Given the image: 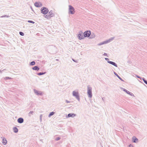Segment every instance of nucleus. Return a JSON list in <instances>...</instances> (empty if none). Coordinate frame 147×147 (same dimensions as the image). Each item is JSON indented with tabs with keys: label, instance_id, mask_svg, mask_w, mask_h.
Returning <instances> with one entry per match:
<instances>
[{
	"label": "nucleus",
	"instance_id": "1",
	"mask_svg": "<svg viewBox=\"0 0 147 147\" xmlns=\"http://www.w3.org/2000/svg\"><path fill=\"white\" fill-rule=\"evenodd\" d=\"M87 94L89 98H91L92 97V88L90 86H87Z\"/></svg>",
	"mask_w": 147,
	"mask_h": 147
},
{
	"label": "nucleus",
	"instance_id": "2",
	"mask_svg": "<svg viewBox=\"0 0 147 147\" xmlns=\"http://www.w3.org/2000/svg\"><path fill=\"white\" fill-rule=\"evenodd\" d=\"M72 95L74 96L79 101L80 100V98L79 96V93L78 92L74 91L72 92Z\"/></svg>",
	"mask_w": 147,
	"mask_h": 147
},
{
	"label": "nucleus",
	"instance_id": "3",
	"mask_svg": "<svg viewBox=\"0 0 147 147\" xmlns=\"http://www.w3.org/2000/svg\"><path fill=\"white\" fill-rule=\"evenodd\" d=\"M114 38L112 37L111 38L109 39V40H107L103 41L102 42H101L100 43H98V46H100L102 45L108 43L110 42L111 41H112V40H113Z\"/></svg>",
	"mask_w": 147,
	"mask_h": 147
},
{
	"label": "nucleus",
	"instance_id": "4",
	"mask_svg": "<svg viewBox=\"0 0 147 147\" xmlns=\"http://www.w3.org/2000/svg\"><path fill=\"white\" fill-rule=\"evenodd\" d=\"M49 11V9L47 7H43L41 8V12L43 14H45L47 13Z\"/></svg>",
	"mask_w": 147,
	"mask_h": 147
},
{
	"label": "nucleus",
	"instance_id": "5",
	"mask_svg": "<svg viewBox=\"0 0 147 147\" xmlns=\"http://www.w3.org/2000/svg\"><path fill=\"white\" fill-rule=\"evenodd\" d=\"M75 12L74 9L71 5H69V12L71 14H73Z\"/></svg>",
	"mask_w": 147,
	"mask_h": 147
},
{
	"label": "nucleus",
	"instance_id": "6",
	"mask_svg": "<svg viewBox=\"0 0 147 147\" xmlns=\"http://www.w3.org/2000/svg\"><path fill=\"white\" fill-rule=\"evenodd\" d=\"M34 93L37 95H42L43 94V92L37 90L35 89H34Z\"/></svg>",
	"mask_w": 147,
	"mask_h": 147
},
{
	"label": "nucleus",
	"instance_id": "7",
	"mask_svg": "<svg viewBox=\"0 0 147 147\" xmlns=\"http://www.w3.org/2000/svg\"><path fill=\"white\" fill-rule=\"evenodd\" d=\"M91 34V32L90 31H87L85 32L84 33V37H88Z\"/></svg>",
	"mask_w": 147,
	"mask_h": 147
},
{
	"label": "nucleus",
	"instance_id": "8",
	"mask_svg": "<svg viewBox=\"0 0 147 147\" xmlns=\"http://www.w3.org/2000/svg\"><path fill=\"white\" fill-rule=\"evenodd\" d=\"M48 13L47 14V15L50 17H53L54 16L55 14L53 13V11L51 10L49 12H48Z\"/></svg>",
	"mask_w": 147,
	"mask_h": 147
},
{
	"label": "nucleus",
	"instance_id": "9",
	"mask_svg": "<svg viewBox=\"0 0 147 147\" xmlns=\"http://www.w3.org/2000/svg\"><path fill=\"white\" fill-rule=\"evenodd\" d=\"M121 88V89H123V90L127 94L130 95L131 96H134V94L132 93L131 92L129 91H128L127 90H126L125 89L123 88Z\"/></svg>",
	"mask_w": 147,
	"mask_h": 147
},
{
	"label": "nucleus",
	"instance_id": "10",
	"mask_svg": "<svg viewBox=\"0 0 147 147\" xmlns=\"http://www.w3.org/2000/svg\"><path fill=\"white\" fill-rule=\"evenodd\" d=\"M34 5L37 7H40L42 6V4L40 2H36L34 3Z\"/></svg>",
	"mask_w": 147,
	"mask_h": 147
},
{
	"label": "nucleus",
	"instance_id": "11",
	"mask_svg": "<svg viewBox=\"0 0 147 147\" xmlns=\"http://www.w3.org/2000/svg\"><path fill=\"white\" fill-rule=\"evenodd\" d=\"M24 119L21 117L19 118L17 120L18 122L20 123H22L24 122Z\"/></svg>",
	"mask_w": 147,
	"mask_h": 147
},
{
	"label": "nucleus",
	"instance_id": "12",
	"mask_svg": "<svg viewBox=\"0 0 147 147\" xmlns=\"http://www.w3.org/2000/svg\"><path fill=\"white\" fill-rule=\"evenodd\" d=\"M78 39L79 40H81L84 38V36H83V34L82 33L79 34L78 35Z\"/></svg>",
	"mask_w": 147,
	"mask_h": 147
},
{
	"label": "nucleus",
	"instance_id": "13",
	"mask_svg": "<svg viewBox=\"0 0 147 147\" xmlns=\"http://www.w3.org/2000/svg\"><path fill=\"white\" fill-rule=\"evenodd\" d=\"M76 116V115L74 113H69L67 115V117H73Z\"/></svg>",
	"mask_w": 147,
	"mask_h": 147
},
{
	"label": "nucleus",
	"instance_id": "14",
	"mask_svg": "<svg viewBox=\"0 0 147 147\" xmlns=\"http://www.w3.org/2000/svg\"><path fill=\"white\" fill-rule=\"evenodd\" d=\"M107 62L108 63L114 66H115L116 67H117V64L115 62H114L112 61H107Z\"/></svg>",
	"mask_w": 147,
	"mask_h": 147
},
{
	"label": "nucleus",
	"instance_id": "15",
	"mask_svg": "<svg viewBox=\"0 0 147 147\" xmlns=\"http://www.w3.org/2000/svg\"><path fill=\"white\" fill-rule=\"evenodd\" d=\"M133 142L134 143H136L137 142L138 140V139L137 138H136L134 136L133 137Z\"/></svg>",
	"mask_w": 147,
	"mask_h": 147
},
{
	"label": "nucleus",
	"instance_id": "16",
	"mask_svg": "<svg viewBox=\"0 0 147 147\" xmlns=\"http://www.w3.org/2000/svg\"><path fill=\"white\" fill-rule=\"evenodd\" d=\"M32 69L34 70H35L37 71H38L40 68L39 67L37 66H35L33 67H32Z\"/></svg>",
	"mask_w": 147,
	"mask_h": 147
},
{
	"label": "nucleus",
	"instance_id": "17",
	"mask_svg": "<svg viewBox=\"0 0 147 147\" xmlns=\"http://www.w3.org/2000/svg\"><path fill=\"white\" fill-rule=\"evenodd\" d=\"M114 74L116 75L120 80L121 81L124 82V81L119 76H118V75L115 72H114Z\"/></svg>",
	"mask_w": 147,
	"mask_h": 147
},
{
	"label": "nucleus",
	"instance_id": "18",
	"mask_svg": "<svg viewBox=\"0 0 147 147\" xmlns=\"http://www.w3.org/2000/svg\"><path fill=\"white\" fill-rule=\"evenodd\" d=\"M2 143L4 145H5L7 144V141L4 138H3L2 139Z\"/></svg>",
	"mask_w": 147,
	"mask_h": 147
},
{
	"label": "nucleus",
	"instance_id": "19",
	"mask_svg": "<svg viewBox=\"0 0 147 147\" xmlns=\"http://www.w3.org/2000/svg\"><path fill=\"white\" fill-rule=\"evenodd\" d=\"M13 129V132L15 133H17L18 131V129L16 127H14Z\"/></svg>",
	"mask_w": 147,
	"mask_h": 147
},
{
	"label": "nucleus",
	"instance_id": "20",
	"mask_svg": "<svg viewBox=\"0 0 147 147\" xmlns=\"http://www.w3.org/2000/svg\"><path fill=\"white\" fill-rule=\"evenodd\" d=\"M46 73V72H39V73H38L37 74V75L38 76H41L42 75H44Z\"/></svg>",
	"mask_w": 147,
	"mask_h": 147
},
{
	"label": "nucleus",
	"instance_id": "21",
	"mask_svg": "<svg viewBox=\"0 0 147 147\" xmlns=\"http://www.w3.org/2000/svg\"><path fill=\"white\" fill-rule=\"evenodd\" d=\"M35 64V62L34 61H32L30 63V65H34Z\"/></svg>",
	"mask_w": 147,
	"mask_h": 147
},
{
	"label": "nucleus",
	"instance_id": "22",
	"mask_svg": "<svg viewBox=\"0 0 147 147\" xmlns=\"http://www.w3.org/2000/svg\"><path fill=\"white\" fill-rule=\"evenodd\" d=\"M55 113L53 112H51L49 115L48 117H50L51 116L53 115Z\"/></svg>",
	"mask_w": 147,
	"mask_h": 147
},
{
	"label": "nucleus",
	"instance_id": "23",
	"mask_svg": "<svg viewBox=\"0 0 147 147\" xmlns=\"http://www.w3.org/2000/svg\"><path fill=\"white\" fill-rule=\"evenodd\" d=\"M142 80L144 81V83L147 85V81L145 80V78H143L142 79Z\"/></svg>",
	"mask_w": 147,
	"mask_h": 147
},
{
	"label": "nucleus",
	"instance_id": "24",
	"mask_svg": "<svg viewBox=\"0 0 147 147\" xmlns=\"http://www.w3.org/2000/svg\"><path fill=\"white\" fill-rule=\"evenodd\" d=\"M9 17V16H7V15H3L1 17V18H3V17L8 18Z\"/></svg>",
	"mask_w": 147,
	"mask_h": 147
},
{
	"label": "nucleus",
	"instance_id": "25",
	"mask_svg": "<svg viewBox=\"0 0 147 147\" xmlns=\"http://www.w3.org/2000/svg\"><path fill=\"white\" fill-rule=\"evenodd\" d=\"M19 34H20V35L21 36H23L24 35V33L23 32H19Z\"/></svg>",
	"mask_w": 147,
	"mask_h": 147
},
{
	"label": "nucleus",
	"instance_id": "26",
	"mask_svg": "<svg viewBox=\"0 0 147 147\" xmlns=\"http://www.w3.org/2000/svg\"><path fill=\"white\" fill-rule=\"evenodd\" d=\"M28 22L29 23H32V24H34L35 23L34 22L32 21H31V20H28Z\"/></svg>",
	"mask_w": 147,
	"mask_h": 147
},
{
	"label": "nucleus",
	"instance_id": "27",
	"mask_svg": "<svg viewBox=\"0 0 147 147\" xmlns=\"http://www.w3.org/2000/svg\"><path fill=\"white\" fill-rule=\"evenodd\" d=\"M60 138H60L58 137L57 138L55 139V140L57 141L59 140L60 139Z\"/></svg>",
	"mask_w": 147,
	"mask_h": 147
},
{
	"label": "nucleus",
	"instance_id": "28",
	"mask_svg": "<svg viewBox=\"0 0 147 147\" xmlns=\"http://www.w3.org/2000/svg\"><path fill=\"white\" fill-rule=\"evenodd\" d=\"M11 78L9 77H6L5 78V80H7L8 79H11Z\"/></svg>",
	"mask_w": 147,
	"mask_h": 147
},
{
	"label": "nucleus",
	"instance_id": "29",
	"mask_svg": "<svg viewBox=\"0 0 147 147\" xmlns=\"http://www.w3.org/2000/svg\"><path fill=\"white\" fill-rule=\"evenodd\" d=\"M42 115H40V121L41 122L42 121Z\"/></svg>",
	"mask_w": 147,
	"mask_h": 147
},
{
	"label": "nucleus",
	"instance_id": "30",
	"mask_svg": "<svg viewBox=\"0 0 147 147\" xmlns=\"http://www.w3.org/2000/svg\"><path fill=\"white\" fill-rule=\"evenodd\" d=\"M65 102L67 103H70V101H68L67 100H65Z\"/></svg>",
	"mask_w": 147,
	"mask_h": 147
},
{
	"label": "nucleus",
	"instance_id": "31",
	"mask_svg": "<svg viewBox=\"0 0 147 147\" xmlns=\"http://www.w3.org/2000/svg\"><path fill=\"white\" fill-rule=\"evenodd\" d=\"M105 60H106V61H109V59H108V58H105Z\"/></svg>",
	"mask_w": 147,
	"mask_h": 147
},
{
	"label": "nucleus",
	"instance_id": "32",
	"mask_svg": "<svg viewBox=\"0 0 147 147\" xmlns=\"http://www.w3.org/2000/svg\"><path fill=\"white\" fill-rule=\"evenodd\" d=\"M34 112L33 111H30L29 113V114H32Z\"/></svg>",
	"mask_w": 147,
	"mask_h": 147
},
{
	"label": "nucleus",
	"instance_id": "33",
	"mask_svg": "<svg viewBox=\"0 0 147 147\" xmlns=\"http://www.w3.org/2000/svg\"><path fill=\"white\" fill-rule=\"evenodd\" d=\"M136 76L138 78H140L141 79H141V78L140 76H138V75H136Z\"/></svg>",
	"mask_w": 147,
	"mask_h": 147
},
{
	"label": "nucleus",
	"instance_id": "34",
	"mask_svg": "<svg viewBox=\"0 0 147 147\" xmlns=\"http://www.w3.org/2000/svg\"><path fill=\"white\" fill-rule=\"evenodd\" d=\"M72 59V60H73L75 62H76V63H77V61H75L74 59Z\"/></svg>",
	"mask_w": 147,
	"mask_h": 147
},
{
	"label": "nucleus",
	"instance_id": "35",
	"mask_svg": "<svg viewBox=\"0 0 147 147\" xmlns=\"http://www.w3.org/2000/svg\"><path fill=\"white\" fill-rule=\"evenodd\" d=\"M129 147H133V146L131 144H130L129 145Z\"/></svg>",
	"mask_w": 147,
	"mask_h": 147
},
{
	"label": "nucleus",
	"instance_id": "36",
	"mask_svg": "<svg viewBox=\"0 0 147 147\" xmlns=\"http://www.w3.org/2000/svg\"><path fill=\"white\" fill-rule=\"evenodd\" d=\"M107 54L106 53H104V54H103V55L105 56H107Z\"/></svg>",
	"mask_w": 147,
	"mask_h": 147
},
{
	"label": "nucleus",
	"instance_id": "37",
	"mask_svg": "<svg viewBox=\"0 0 147 147\" xmlns=\"http://www.w3.org/2000/svg\"><path fill=\"white\" fill-rule=\"evenodd\" d=\"M6 70V69H3L2 71H1V70H0V73H2V71H4V70Z\"/></svg>",
	"mask_w": 147,
	"mask_h": 147
},
{
	"label": "nucleus",
	"instance_id": "38",
	"mask_svg": "<svg viewBox=\"0 0 147 147\" xmlns=\"http://www.w3.org/2000/svg\"><path fill=\"white\" fill-rule=\"evenodd\" d=\"M104 97H102V100L104 102Z\"/></svg>",
	"mask_w": 147,
	"mask_h": 147
},
{
	"label": "nucleus",
	"instance_id": "39",
	"mask_svg": "<svg viewBox=\"0 0 147 147\" xmlns=\"http://www.w3.org/2000/svg\"><path fill=\"white\" fill-rule=\"evenodd\" d=\"M49 17V16H48V15H46V16H45V17L46 18H48L47 17Z\"/></svg>",
	"mask_w": 147,
	"mask_h": 147
},
{
	"label": "nucleus",
	"instance_id": "40",
	"mask_svg": "<svg viewBox=\"0 0 147 147\" xmlns=\"http://www.w3.org/2000/svg\"><path fill=\"white\" fill-rule=\"evenodd\" d=\"M30 8H31V9L32 10V11H33V9L32 8V7L31 6L30 7Z\"/></svg>",
	"mask_w": 147,
	"mask_h": 147
},
{
	"label": "nucleus",
	"instance_id": "41",
	"mask_svg": "<svg viewBox=\"0 0 147 147\" xmlns=\"http://www.w3.org/2000/svg\"><path fill=\"white\" fill-rule=\"evenodd\" d=\"M94 36H93V37H91V38H94Z\"/></svg>",
	"mask_w": 147,
	"mask_h": 147
},
{
	"label": "nucleus",
	"instance_id": "42",
	"mask_svg": "<svg viewBox=\"0 0 147 147\" xmlns=\"http://www.w3.org/2000/svg\"><path fill=\"white\" fill-rule=\"evenodd\" d=\"M56 60H57V61H58V59H56Z\"/></svg>",
	"mask_w": 147,
	"mask_h": 147
}]
</instances>
